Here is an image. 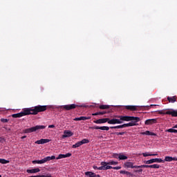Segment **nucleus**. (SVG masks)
Wrapping results in <instances>:
<instances>
[{"label":"nucleus","instance_id":"46","mask_svg":"<svg viewBox=\"0 0 177 177\" xmlns=\"http://www.w3.org/2000/svg\"><path fill=\"white\" fill-rule=\"evenodd\" d=\"M99 167H97V166H93V169H97Z\"/></svg>","mask_w":177,"mask_h":177},{"label":"nucleus","instance_id":"35","mask_svg":"<svg viewBox=\"0 0 177 177\" xmlns=\"http://www.w3.org/2000/svg\"><path fill=\"white\" fill-rule=\"evenodd\" d=\"M133 168H136V169H139V168H143V167H142V165H140V166H138V165H133V168L132 169H133Z\"/></svg>","mask_w":177,"mask_h":177},{"label":"nucleus","instance_id":"8","mask_svg":"<svg viewBox=\"0 0 177 177\" xmlns=\"http://www.w3.org/2000/svg\"><path fill=\"white\" fill-rule=\"evenodd\" d=\"M101 165V167L97 168V169H99L100 171H106L107 169H111V168H113V167L111 166H107V162H102Z\"/></svg>","mask_w":177,"mask_h":177},{"label":"nucleus","instance_id":"1","mask_svg":"<svg viewBox=\"0 0 177 177\" xmlns=\"http://www.w3.org/2000/svg\"><path fill=\"white\" fill-rule=\"evenodd\" d=\"M48 110L46 105H37L32 108H25L23 109L22 115H37L38 113H42Z\"/></svg>","mask_w":177,"mask_h":177},{"label":"nucleus","instance_id":"3","mask_svg":"<svg viewBox=\"0 0 177 177\" xmlns=\"http://www.w3.org/2000/svg\"><path fill=\"white\" fill-rule=\"evenodd\" d=\"M46 127L44 125H36L35 127L26 129L24 130V133H32V132H36V131H39V129H45Z\"/></svg>","mask_w":177,"mask_h":177},{"label":"nucleus","instance_id":"11","mask_svg":"<svg viewBox=\"0 0 177 177\" xmlns=\"http://www.w3.org/2000/svg\"><path fill=\"white\" fill-rule=\"evenodd\" d=\"M74 135V133L71 132V131L68 130H65L64 131V135L62 136V138H70Z\"/></svg>","mask_w":177,"mask_h":177},{"label":"nucleus","instance_id":"24","mask_svg":"<svg viewBox=\"0 0 177 177\" xmlns=\"http://www.w3.org/2000/svg\"><path fill=\"white\" fill-rule=\"evenodd\" d=\"M12 118H20V117H24L23 116V113H15L12 115Z\"/></svg>","mask_w":177,"mask_h":177},{"label":"nucleus","instance_id":"29","mask_svg":"<svg viewBox=\"0 0 177 177\" xmlns=\"http://www.w3.org/2000/svg\"><path fill=\"white\" fill-rule=\"evenodd\" d=\"M99 109H100V110H106L107 109H110V106H109V105H100L99 106Z\"/></svg>","mask_w":177,"mask_h":177},{"label":"nucleus","instance_id":"19","mask_svg":"<svg viewBox=\"0 0 177 177\" xmlns=\"http://www.w3.org/2000/svg\"><path fill=\"white\" fill-rule=\"evenodd\" d=\"M166 114L171 115V117H177V111L172 110L166 111Z\"/></svg>","mask_w":177,"mask_h":177},{"label":"nucleus","instance_id":"18","mask_svg":"<svg viewBox=\"0 0 177 177\" xmlns=\"http://www.w3.org/2000/svg\"><path fill=\"white\" fill-rule=\"evenodd\" d=\"M41 169L39 168H35V169H27L26 172L28 174H37V172H39Z\"/></svg>","mask_w":177,"mask_h":177},{"label":"nucleus","instance_id":"22","mask_svg":"<svg viewBox=\"0 0 177 177\" xmlns=\"http://www.w3.org/2000/svg\"><path fill=\"white\" fill-rule=\"evenodd\" d=\"M142 135H148L149 136H157L156 133L151 132L150 131H146L145 132H142Z\"/></svg>","mask_w":177,"mask_h":177},{"label":"nucleus","instance_id":"23","mask_svg":"<svg viewBox=\"0 0 177 177\" xmlns=\"http://www.w3.org/2000/svg\"><path fill=\"white\" fill-rule=\"evenodd\" d=\"M167 100L169 103H175L176 102V96L167 97Z\"/></svg>","mask_w":177,"mask_h":177},{"label":"nucleus","instance_id":"20","mask_svg":"<svg viewBox=\"0 0 177 177\" xmlns=\"http://www.w3.org/2000/svg\"><path fill=\"white\" fill-rule=\"evenodd\" d=\"M164 161L165 162L167 161L169 162H171V161H177V158H172L171 156H165Z\"/></svg>","mask_w":177,"mask_h":177},{"label":"nucleus","instance_id":"7","mask_svg":"<svg viewBox=\"0 0 177 177\" xmlns=\"http://www.w3.org/2000/svg\"><path fill=\"white\" fill-rule=\"evenodd\" d=\"M153 162H165V161L161 158H153L149 160H145L144 162L145 164H147V165L153 164Z\"/></svg>","mask_w":177,"mask_h":177},{"label":"nucleus","instance_id":"41","mask_svg":"<svg viewBox=\"0 0 177 177\" xmlns=\"http://www.w3.org/2000/svg\"><path fill=\"white\" fill-rule=\"evenodd\" d=\"M100 115H104V114H106V111H102V112H98Z\"/></svg>","mask_w":177,"mask_h":177},{"label":"nucleus","instance_id":"25","mask_svg":"<svg viewBox=\"0 0 177 177\" xmlns=\"http://www.w3.org/2000/svg\"><path fill=\"white\" fill-rule=\"evenodd\" d=\"M111 129H121L122 128H125V124H123L122 125L115 126V127H111Z\"/></svg>","mask_w":177,"mask_h":177},{"label":"nucleus","instance_id":"16","mask_svg":"<svg viewBox=\"0 0 177 177\" xmlns=\"http://www.w3.org/2000/svg\"><path fill=\"white\" fill-rule=\"evenodd\" d=\"M86 120H91V117L82 116L80 118H75V119H73V121H85Z\"/></svg>","mask_w":177,"mask_h":177},{"label":"nucleus","instance_id":"53","mask_svg":"<svg viewBox=\"0 0 177 177\" xmlns=\"http://www.w3.org/2000/svg\"><path fill=\"white\" fill-rule=\"evenodd\" d=\"M0 177H2V176L0 175Z\"/></svg>","mask_w":177,"mask_h":177},{"label":"nucleus","instance_id":"26","mask_svg":"<svg viewBox=\"0 0 177 177\" xmlns=\"http://www.w3.org/2000/svg\"><path fill=\"white\" fill-rule=\"evenodd\" d=\"M124 166L126 167V168H133V162H126L124 163Z\"/></svg>","mask_w":177,"mask_h":177},{"label":"nucleus","instance_id":"14","mask_svg":"<svg viewBox=\"0 0 177 177\" xmlns=\"http://www.w3.org/2000/svg\"><path fill=\"white\" fill-rule=\"evenodd\" d=\"M50 142V139H41L39 140H37L35 142L36 145H44V143H49Z\"/></svg>","mask_w":177,"mask_h":177},{"label":"nucleus","instance_id":"21","mask_svg":"<svg viewBox=\"0 0 177 177\" xmlns=\"http://www.w3.org/2000/svg\"><path fill=\"white\" fill-rule=\"evenodd\" d=\"M120 174H125L127 176L133 177V174L125 170H121Z\"/></svg>","mask_w":177,"mask_h":177},{"label":"nucleus","instance_id":"12","mask_svg":"<svg viewBox=\"0 0 177 177\" xmlns=\"http://www.w3.org/2000/svg\"><path fill=\"white\" fill-rule=\"evenodd\" d=\"M156 123H157V119H148L145 122V125H153V124H156Z\"/></svg>","mask_w":177,"mask_h":177},{"label":"nucleus","instance_id":"34","mask_svg":"<svg viewBox=\"0 0 177 177\" xmlns=\"http://www.w3.org/2000/svg\"><path fill=\"white\" fill-rule=\"evenodd\" d=\"M174 129H168L165 130V132H169L170 133H174Z\"/></svg>","mask_w":177,"mask_h":177},{"label":"nucleus","instance_id":"51","mask_svg":"<svg viewBox=\"0 0 177 177\" xmlns=\"http://www.w3.org/2000/svg\"><path fill=\"white\" fill-rule=\"evenodd\" d=\"M153 106H157V105H155V104H151V105H150V107H153Z\"/></svg>","mask_w":177,"mask_h":177},{"label":"nucleus","instance_id":"49","mask_svg":"<svg viewBox=\"0 0 177 177\" xmlns=\"http://www.w3.org/2000/svg\"><path fill=\"white\" fill-rule=\"evenodd\" d=\"M3 140V138L0 137V142H2Z\"/></svg>","mask_w":177,"mask_h":177},{"label":"nucleus","instance_id":"47","mask_svg":"<svg viewBox=\"0 0 177 177\" xmlns=\"http://www.w3.org/2000/svg\"><path fill=\"white\" fill-rule=\"evenodd\" d=\"M173 133H177V130L174 129Z\"/></svg>","mask_w":177,"mask_h":177},{"label":"nucleus","instance_id":"28","mask_svg":"<svg viewBox=\"0 0 177 177\" xmlns=\"http://www.w3.org/2000/svg\"><path fill=\"white\" fill-rule=\"evenodd\" d=\"M118 158H119V160H128V156L120 153L118 156Z\"/></svg>","mask_w":177,"mask_h":177},{"label":"nucleus","instance_id":"52","mask_svg":"<svg viewBox=\"0 0 177 177\" xmlns=\"http://www.w3.org/2000/svg\"><path fill=\"white\" fill-rule=\"evenodd\" d=\"M5 129H6V131H10V129H8V128H5Z\"/></svg>","mask_w":177,"mask_h":177},{"label":"nucleus","instance_id":"17","mask_svg":"<svg viewBox=\"0 0 177 177\" xmlns=\"http://www.w3.org/2000/svg\"><path fill=\"white\" fill-rule=\"evenodd\" d=\"M67 157H71V153H68L66 154H59L58 157L56 158V160H60L62 158H67Z\"/></svg>","mask_w":177,"mask_h":177},{"label":"nucleus","instance_id":"45","mask_svg":"<svg viewBox=\"0 0 177 177\" xmlns=\"http://www.w3.org/2000/svg\"><path fill=\"white\" fill-rule=\"evenodd\" d=\"M92 115H99V112L93 113Z\"/></svg>","mask_w":177,"mask_h":177},{"label":"nucleus","instance_id":"36","mask_svg":"<svg viewBox=\"0 0 177 177\" xmlns=\"http://www.w3.org/2000/svg\"><path fill=\"white\" fill-rule=\"evenodd\" d=\"M1 122H9V120H8V119H5V118H1Z\"/></svg>","mask_w":177,"mask_h":177},{"label":"nucleus","instance_id":"13","mask_svg":"<svg viewBox=\"0 0 177 177\" xmlns=\"http://www.w3.org/2000/svg\"><path fill=\"white\" fill-rule=\"evenodd\" d=\"M124 109H126V110H130V111H136V110H138V106L133 105H127L124 106Z\"/></svg>","mask_w":177,"mask_h":177},{"label":"nucleus","instance_id":"30","mask_svg":"<svg viewBox=\"0 0 177 177\" xmlns=\"http://www.w3.org/2000/svg\"><path fill=\"white\" fill-rule=\"evenodd\" d=\"M117 164H118V162L111 160V161H109V162H106V166H108V165H117Z\"/></svg>","mask_w":177,"mask_h":177},{"label":"nucleus","instance_id":"4","mask_svg":"<svg viewBox=\"0 0 177 177\" xmlns=\"http://www.w3.org/2000/svg\"><path fill=\"white\" fill-rule=\"evenodd\" d=\"M55 159H56V156H47L40 160H32V164H45V162H48V161H50V160H55Z\"/></svg>","mask_w":177,"mask_h":177},{"label":"nucleus","instance_id":"10","mask_svg":"<svg viewBox=\"0 0 177 177\" xmlns=\"http://www.w3.org/2000/svg\"><path fill=\"white\" fill-rule=\"evenodd\" d=\"M109 121V118H102V119H98L97 120H94L93 122L94 124H106V122H108Z\"/></svg>","mask_w":177,"mask_h":177},{"label":"nucleus","instance_id":"32","mask_svg":"<svg viewBox=\"0 0 177 177\" xmlns=\"http://www.w3.org/2000/svg\"><path fill=\"white\" fill-rule=\"evenodd\" d=\"M142 156H143V157H149V156H157V154H151V153H143Z\"/></svg>","mask_w":177,"mask_h":177},{"label":"nucleus","instance_id":"40","mask_svg":"<svg viewBox=\"0 0 177 177\" xmlns=\"http://www.w3.org/2000/svg\"><path fill=\"white\" fill-rule=\"evenodd\" d=\"M158 113L159 114H167V112H165V111H159Z\"/></svg>","mask_w":177,"mask_h":177},{"label":"nucleus","instance_id":"31","mask_svg":"<svg viewBox=\"0 0 177 177\" xmlns=\"http://www.w3.org/2000/svg\"><path fill=\"white\" fill-rule=\"evenodd\" d=\"M0 164H9V160L0 158Z\"/></svg>","mask_w":177,"mask_h":177},{"label":"nucleus","instance_id":"38","mask_svg":"<svg viewBox=\"0 0 177 177\" xmlns=\"http://www.w3.org/2000/svg\"><path fill=\"white\" fill-rule=\"evenodd\" d=\"M152 168L158 169V168H160V165H152Z\"/></svg>","mask_w":177,"mask_h":177},{"label":"nucleus","instance_id":"9","mask_svg":"<svg viewBox=\"0 0 177 177\" xmlns=\"http://www.w3.org/2000/svg\"><path fill=\"white\" fill-rule=\"evenodd\" d=\"M108 124L111 125H115V124H122V121L121 120H120L119 119L113 118L110 120V118H109Z\"/></svg>","mask_w":177,"mask_h":177},{"label":"nucleus","instance_id":"15","mask_svg":"<svg viewBox=\"0 0 177 177\" xmlns=\"http://www.w3.org/2000/svg\"><path fill=\"white\" fill-rule=\"evenodd\" d=\"M93 129H101V131H109L110 129V127L107 126H103V127L94 126L93 127Z\"/></svg>","mask_w":177,"mask_h":177},{"label":"nucleus","instance_id":"48","mask_svg":"<svg viewBox=\"0 0 177 177\" xmlns=\"http://www.w3.org/2000/svg\"><path fill=\"white\" fill-rule=\"evenodd\" d=\"M26 138H27V136H24L21 137V139H26Z\"/></svg>","mask_w":177,"mask_h":177},{"label":"nucleus","instance_id":"33","mask_svg":"<svg viewBox=\"0 0 177 177\" xmlns=\"http://www.w3.org/2000/svg\"><path fill=\"white\" fill-rule=\"evenodd\" d=\"M142 168H152V165H142Z\"/></svg>","mask_w":177,"mask_h":177},{"label":"nucleus","instance_id":"39","mask_svg":"<svg viewBox=\"0 0 177 177\" xmlns=\"http://www.w3.org/2000/svg\"><path fill=\"white\" fill-rule=\"evenodd\" d=\"M134 172H137L138 174H140V172H143V169H140L134 170Z\"/></svg>","mask_w":177,"mask_h":177},{"label":"nucleus","instance_id":"50","mask_svg":"<svg viewBox=\"0 0 177 177\" xmlns=\"http://www.w3.org/2000/svg\"><path fill=\"white\" fill-rule=\"evenodd\" d=\"M173 128L177 129V124H175V125L173 127Z\"/></svg>","mask_w":177,"mask_h":177},{"label":"nucleus","instance_id":"42","mask_svg":"<svg viewBox=\"0 0 177 177\" xmlns=\"http://www.w3.org/2000/svg\"><path fill=\"white\" fill-rule=\"evenodd\" d=\"M113 169H121V167L118 166V167H112Z\"/></svg>","mask_w":177,"mask_h":177},{"label":"nucleus","instance_id":"6","mask_svg":"<svg viewBox=\"0 0 177 177\" xmlns=\"http://www.w3.org/2000/svg\"><path fill=\"white\" fill-rule=\"evenodd\" d=\"M86 143H89V140L85 138L83 139L82 141H79L75 145L72 146L73 149H77V147H80V146H82V145H85Z\"/></svg>","mask_w":177,"mask_h":177},{"label":"nucleus","instance_id":"44","mask_svg":"<svg viewBox=\"0 0 177 177\" xmlns=\"http://www.w3.org/2000/svg\"><path fill=\"white\" fill-rule=\"evenodd\" d=\"M48 128H55V125L54 124H50L48 126Z\"/></svg>","mask_w":177,"mask_h":177},{"label":"nucleus","instance_id":"5","mask_svg":"<svg viewBox=\"0 0 177 177\" xmlns=\"http://www.w3.org/2000/svg\"><path fill=\"white\" fill-rule=\"evenodd\" d=\"M77 107H79V106L75 104H66L62 106V109L66 110L67 111H69L70 110H74V109H77Z\"/></svg>","mask_w":177,"mask_h":177},{"label":"nucleus","instance_id":"37","mask_svg":"<svg viewBox=\"0 0 177 177\" xmlns=\"http://www.w3.org/2000/svg\"><path fill=\"white\" fill-rule=\"evenodd\" d=\"M125 132H116L115 135H118V136L124 135Z\"/></svg>","mask_w":177,"mask_h":177},{"label":"nucleus","instance_id":"2","mask_svg":"<svg viewBox=\"0 0 177 177\" xmlns=\"http://www.w3.org/2000/svg\"><path fill=\"white\" fill-rule=\"evenodd\" d=\"M117 118H120L122 121H133V122H139L140 121V118L139 117H135V116H116Z\"/></svg>","mask_w":177,"mask_h":177},{"label":"nucleus","instance_id":"27","mask_svg":"<svg viewBox=\"0 0 177 177\" xmlns=\"http://www.w3.org/2000/svg\"><path fill=\"white\" fill-rule=\"evenodd\" d=\"M135 126H136V123H135V122H133V121H131L129 123L124 124L125 127H135Z\"/></svg>","mask_w":177,"mask_h":177},{"label":"nucleus","instance_id":"43","mask_svg":"<svg viewBox=\"0 0 177 177\" xmlns=\"http://www.w3.org/2000/svg\"><path fill=\"white\" fill-rule=\"evenodd\" d=\"M120 155H118V153H115L113 155V157L114 158H118V157Z\"/></svg>","mask_w":177,"mask_h":177}]
</instances>
